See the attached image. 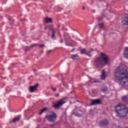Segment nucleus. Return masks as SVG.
Instances as JSON below:
<instances>
[{
	"instance_id": "nucleus-35",
	"label": "nucleus",
	"mask_w": 128,
	"mask_h": 128,
	"mask_svg": "<svg viewBox=\"0 0 128 128\" xmlns=\"http://www.w3.org/2000/svg\"><path fill=\"white\" fill-rule=\"evenodd\" d=\"M45 30H46V28H45Z\"/></svg>"
},
{
	"instance_id": "nucleus-3",
	"label": "nucleus",
	"mask_w": 128,
	"mask_h": 128,
	"mask_svg": "<svg viewBox=\"0 0 128 128\" xmlns=\"http://www.w3.org/2000/svg\"><path fill=\"white\" fill-rule=\"evenodd\" d=\"M116 116L118 118H126L128 114V108L124 104H119L115 106Z\"/></svg>"
},
{
	"instance_id": "nucleus-22",
	"label": "nucleus",
	"mask_w": 128,
	"mask_h": 128,
	"mask_svg": "<svg viewBox=\"0 0 128 128\" xmlns=\"http://www.w3.org/2000/svg\"><path fill=\"white\" fill-rule=\"evenodd\" d=\"M34 46H38V44H34L30 46V48H34Z\"/></svg>"
},
{
	"instance_id": "nucleus-37",
	"label": "nucleus",
	"mask_w": 128,
	"mask_h": 128,
	"mask_svg": "<svg viewBox=\"0 0 128 128\" xmlns=\"http://www.w3.org/2000/svg\"><path fill=\"white\" fill-rule=\"evenodd\" d=\"M66 46H68V44H66Z\"/></svg>"
},
{
	"instance_id": "nucleus-29",
	"label": "nucleus",
	"mask_w": 128,
	"mask_h": 128,
	"mask_svg": "<svg viewBox=\"0 0 128 128\" xmlns=\"http://www.w3.org/2000/svg\"><path fill=\"white\" fill-rule=\"evenodd\" d=\"M51 52H52V50H49L47 51V54H50Z\"/></svg>"
},
{
	"instance_id": "nucleus-34",
	"label": "nucleus",
	"mask_w": 128,
	"mask_h": 128,
	"mask_svg": "<svg viewBox=\"0 0 128 128\" xmlns=\"http://www.w3.org/2000/svg\"><path fill=\"white\" fill-rule=\"evenodd\" d=\"M34 72H36V70H34Z\"/></svg>"
},
{
	"instance_id": "nucleus-30",
	"label": "nucleus",
	"mask_w": 128,
	"mask_h": 128,
	"mask_svg": "<svg viewBox=\"0 0 128 128\" xmlns=\"http://www.w3.org/2000/svg\"><path fill=\"white\" fill-rule=\"evenodd\" d=\"M74 48L73 49H72L71 52H74Z\"/></svg>"
},
{
	"instance_id": "nucleus-28",
	"label": "nucleus",
	"mask_w": 128,
	"mask_h": 128,
	"mask_svg": "<svg viewBox=\"0 0 128 128\" xmlns=\"http://www.w3.org/2000/svg\"><path fill=\"white\" fill-rule=\"evenodd\" d=\"M52 90L53 92H56V88H52Z\"/></svg>"
},
{
	"instance_id": "nucleus-4",
	"label": "nucleus",
	"mask_w": 128,
	"mask_h": 128,
	"mask_svg": "<svg viewBox=\"0 0 128 128\" xmlns=\"http://www.w3.org/2000/svg\"><path fill=\"white\" fill-rule=\"evenodd\" d=\"M56 118H58V116L54 112L52 113V114H47L46 116V118L48 119V122H55V120H56Z\"/></svg>"
},
{
	"instance_id": "nucleus-15",
	"label": "nucleus",
	"mask_w": 128,
	"mask_h": 128,
	"mask_svg": "<svg viewBox=\"0 0 128 128\" xmlns=\"http://www.w3.org/2000/svg\"><path fill=\"white\" fill-rule=\"evenodd\" d=\"M122 100L124 102L128 104V96H124L122 98Z\"/></svg>"
},
{
	"instance_id": "nucleus-31",
	"label": "nucleus",
	"mask_w": 128,
	"mask_h": 128,
	"mask_svg": "<svg viewBox=\"0 0 128 128\" xmlns=\"http://www.w3.org/2000/svg\"><path fill=\"white\" fill-rule=\"evenodd\" d=\"M102 20V18H98V20Z\"/></svg>"
},
{
	"instance_id": "nucleus-27",
	"label": "nucleus",
	"mask_w": 128,
	"mask_h": 128,
	"mask_svg": "<svg viewBox=\"0 0 128 128\" xmlns=\"http://www.w3.org/2000/svg\"><path fill=\"white\" fill-rule=\"evenodd\" d=\"M90 82H98V81H96V80L92 81V80H91Z\"/></svg>"
},
{
	"instance_id": "nucleus-12",
	"label": "nucleus",
	"mask_w": 128,
	"mask_h": 128,
	"mask_svg": "<svg viewBox=\"0 0 128 128\" xmlns=\"http://www.w3.org/2000/svg\"><path fill=\"white\" fill-rule=\"evenodd\" d=\"M106 70H102L101 75V80H106Z\"/></svg>"
},
{
	"instance_id": "nucleus-5",
	"label": "nucleus",
	"mask_w": 128,
	"mask_h": 128,
	"mask_svg": "<svg viewBox=\"0 0 128 128\" xmlns=\"http://www.w3.org/2000/svg\"><path fill=\"white\" fill-rule=\"evenodd\" d=\"M110 124V122H108V120L104 119L102 120L100 122V126H108Z\"/></svg>"
},
{
	"instance_id": "nucleus-36",
	"label": "nucleus",
	"mask_w": 128,
	"mask_h": 128,
	"mask_svg": "<svg viewBox=\"0 0 128 128\" xmlns=\"http://www.w3.org/2000/svg\"><path fill=\"white\" fill-rule=\"evenodd\" d=\"M128 128V127H126V128Z\"/></svg>"
},
{
	"instance_id": "nucleus-9",
	"label": "nucleus",
	"mask_w": 128,
	"mask_h": 128,
	"mask_svg": "<svg viewBox=\"0 0 128 128\" xmlns=\"http://www.w3.org/2000/svg\"><path fill=\"white\" fill-rule=\"evenodd\" d=\"M122 24H123V26H128V15L122 18Z\"/></svg>"
},
{
	"instance_id": "nucleus-13",
	"label": "nucleus",
	"mask_w": 128,
	"mask_h": 128,
	"mask_svg": "<svg viewBox=\"0 0 128 128\" xmlns=\"http://www.w3.org/2000/svg\"><path fill=\"white\" fill-rule=\"evenodd\" d=\"M50 30L52 32L51 38H54V35L56 34V29L54 28H50Z\"/></svg>"
},
{
	"instance_id": "nucleus-19",
	"label": "nucleus",
	"mask_w": 128,
	"mask_h": 128,
	"mask_svg": "<svg viewBox=\"0 0 128 128\" xmlns=\"http://www.w3.org/2000/svg\"><path fill=\"white\" fill-rule=\"evenodd\" d=\"M86 56H90V58H92V52L90 51L88 52H86Z\"/></svg>"
},
{
	"instance_id": "nucleus-10",
	"label": "nucleus",
	"mask_w": 128,
	"mask_h": 128,
	"mask_svg": "<svg viewBox=\"0 0 128 128\" xmlns=\"http://www.w3.org/2000/svg\"><path fill=\"white\" fill-rule=\"evenodd\" d=\"M71 58L73 60H80V56H78V54H72Z\"/></svg>"
},
{
	"instance_id": "nucleus-16",
	"label": "nucleus",
	"mask_w": 128,
	"mask_h": 128,
	"mask_svg": "<svg viewBox=\"0 0 128 128\" xmlns=\"http://www.w3.org/2000/svg\"><path fill=\"white\" fill-rule=\"evenodd\" d=\"M20 116H18L17 117L15 118L13 120V122L15 123V122H20Z\"/></svg>"
},
{
	"instance_id": "nucleus-32",
	"label": "nucleus",
	"mask_w": 128,
	"mask_h": 128,
	"mask_svg": "<svg viewBox=\"0 0 128 128\" xmlns=\"http://www.w3.org/2000/svg\"><path fill=\"white\" fill-rule=\"evenodd\" d=\"M82 10H86V8H84V6H82Z\"/></svg>"
},
{
	"instance_id": "nucleus-33",
	"label": "nucleus",
	"mask_w": 128,
	"mask_h": 128,
	"mask_svg": "<svg viewBox=\"0 0 128 128\" xmlns=\"http://www.w3.org/2000/svg\"><path fill=\"white\" fill-rule=\"evenodd\" d=\"M92 50H94V49L91 48V49H90V51H92Z\"/></svg>"
},
{
	"instance_id": "nucleus-26",
	"label": "nucleus",
	"mask_w": 128,
	"mask_h": 128,
	"mask_svg": "<svg viewBox=\"0 0 128 128\" xmlns=\"http://www.w3.org/2000/svg\"><path fill=\"white\" fill-rule=\"evenodd\" d=\"M54 96H55L56 98H58V97L60 96V94H54Z\"/></svg>"
},
{
	"instance_id": "nucleus-6",
	"label": "nucleus",
	"mask_w": 128,
	"mask_h": 128,
	"mask_svg": "<svg viewBox=\"0 0 128 128\" xmlns=\"http://www.w3.org/2000/svg\"><path fill=\"white\" fill-rule=\"evenodd\" d=\"M38 86H40V84H36L34 86H30V92H34V90H38Z\"/></svg>"
},
{
	"instance_id": "nucleus-21",
	"label": "nucleus",
	"mask_w": 128,
	"mask_h": 128,
	"mask_svg": "<svg viewBox=\"0 0 128 128\" xmlns=\"http://www.w3.org/2000/svg\"><path fill=\"white\" fill-rule=\"evenodd\" d=\"M30 48H32V47H30H30H28V46L26 47L24 50H25L26 52H28V50H30Z\"/></svg>"
},
{
	"instance_id": "nucleus-17",
	"label": "nucleus",
	"mask_w": 128,
	"mask_h": 128,
	"mask_svg": "<svg viewBox=\"0 0 128 128\" xmlns=\"http://www.w3.org/2000/svg\"><path fill=\"white\" fill-rule=\"evenodd\" d=\"M98 28L100 30H104V24L101 23V24H98Z\"/></svg>"
},
{
	"instance_id": "nucleus-20",
	"label": "nucleus",
	"mask_w": 128,
	"mask_h": 128,
	"mask_svg": "<svg viewBox=\"0 0 128 128\" xmlns=\"http://www.w3.org/2000/svg\"><path fill=\"white\" fill-rule=\"evenodd\" d=\"M81 54H86V50L85 48H82L80 50Z\"/></svg>"
},
{
	"instance_id": "nucleus-11",
	"label": "nucleus",
	"mask_w": 128,
	"mask_h": 128,
	"mask_svg": "<svg viewBox=\"0 0 128 128\" xmlns=\"http://www.w3.org/2000/svg\"><path fill=\"white\" fill-rule=\"evenodd\" d=\"M124 54L125 58H128V47L124 48Z\"/></svg>"
},
{
	"instance_id": "nucleus-18",
	"label": "nucleus",
	"mask_w": 128,
	"mask_h": 128,
	"mask_svg": "<svg viewBox=\"0 0 128 128\" xmlns=\"http://www.w3.org/2000/svg\"><path fill=\"white\" fill-rule=\"evenodd\" d=\"M48 110V108H45L42 109L41 110L40 112V114H42L43 112H44Z\"/></svg>"
},
{
	"instance_id": "nucleus-23",
	"label": "nucleus",
	"mask_w": 128,
	"mask_h": 128,
	"mask_svg": "<svg viewBox=\"0 0 128 128\" xmlns=\"http://www.w3.org/2000/svg\"><path fill=\"white\" fill-rule=\"evenodd\" d=\"M74 116H82V115H80V114H78V113H75L74 114Z\"/></svg>"
},
{
	"instance_id": "nucleus-8",
	"label": "nucleus",
	"mask_w": 128,
	"mask_h": 128,
	"mask_svg": "<svg viewBox=\"0 0 128 128\" xmlns=\"http://www.w3.org/2000/svg\"><path fill=\"white\" fill-rule=\"evenodd\" d=\"M64 102H62V100H59L57 102V103L54 105V108H58L60 106H62V104H64Z\"/></svg>"
},
{
	"instance_id": "nucleus-14",
	"label": "nucleus",
	"mask_w": 128,
	"mask_h": 128,
	"mask_svg": "<svg viewBox=\"0 0 128 128\" xmlns=\"http://www.w3.org/2000/svg\"><path fill=\"white\" fill-rule=\"evenodd\" d=\"M44 22L46 24H50L52 22V18H46L44 19Z\"/></svg>"
},
{
	"instance_id": "nucleus-2",
	"label": "nucleus",
	"mask_w": 128,
	"mask_h": 128,
	"mask_svg": "<svg viewBox=\"0 0 128 128\" xmlns=\"http://www.w3.org/2000/svg\"><path fill=\"white\" fill-rule=\"evenodd\" d=\"M110 62V59H108V56L106 54L102 53L100 54V56L96 58L94 60V64L96 66V68H104V66L108 64Z\"/></svg>"
},
{
	"instance_id": "nucleus-7",
	"label": "nucleus",
	"mask_w": 128,
	"mask_h": 128,
	"mask_svg": "<svg viewBox=\"0 0 128 128\" xmlns=\"http://www.w3.org/2000/svg\"><path fill=\"white\" fill-rule=\"evenodd\" d=\"M102 104V100L100 99L94 100H92L90 106H94L96 104Z\"/></svg>"
},
{
	"instance_id": "nucleus-1",
	"label": "nucleus",
	"mask_w": 128,
	"mask_h": 128,
	"mask_svg": "<svg viewBox=\"0 0 128 128\" xmlns=\"http://www.w3.org/2000/svg\"><path fill=\"white\" fill-rule=\"evenodd\" d=\"M114 74L116 80L120 82L122 86H124L126 83L128 82V68L124 64H120L116 68Z\"/></svg>"
},
{
	"instance_id": "nucleus-24",
	"label": "nucleus",
	"mask_w": 128,
	"mask_h": 128,
	"mask_svg": "<svg viewBox=\"0 0 128 128\" xmlns=\"http://www.w3.org/2000/svg\"><path fill=\"white\" fill-rule=\"evenodd\" d=\"M102 92H106L108 90V88L107 87H104L102 89Z\"/></svg>"
},
{
	"instance_id": "nucleus-25",
	"label": "nucleus",
	"mask_w": 128,
	"mask_h": 128,
	"mask_svg": "<svg viewBox=\"0 0 128 128\" xmlns=\"http://www.w3.org/2000/svg\"><path fill=\"white\" fill-rule=\"evenodd\" d=\"M38 46H40V48H44L46 46L44 44H38Z\"/></svg>"
}]
</instances>
